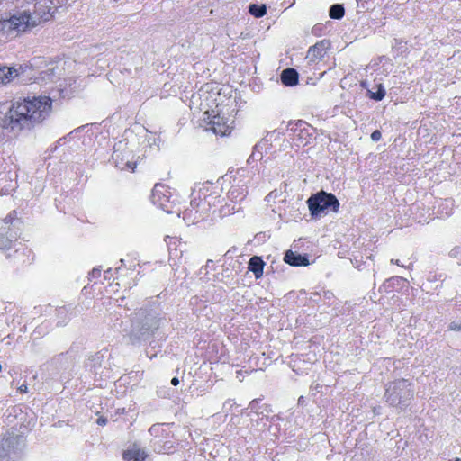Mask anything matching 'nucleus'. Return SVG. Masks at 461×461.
Wrapping results in <instances>:
<instances>
[{
    "label": "nucleus",
    "mask_w": 461,
    "mask_h": 461,
    "mask_svg": "<svg viewBox=\"0 0 461 461\" xmlns=\"http://www.w3.org/2000/svg\"><path fill=\"white\" fill-rule=\"evenodd\" d=\"M193 103H198V108L203 112L202 122L206 131L218 136L230 135L238 113L235 96L222 91L218 84L209 82L193 95Z\"/></svg>",
    "instance_id": "f257e3e1"
},
{
    "label": "nucleus",
    "mask_w": 461,
    "mask_h": 461,
    "mask_svg": "<svg viewBox=\"0 0 461 461\" xmlns=\"http://www.w3.org/2000/svg\"><path fill=\"white\" fill-rule=\"evenodd\" d=\"M51 113L52 99L48 95L19 97L11 102L0 120V127L10 131L35 129L48 120Z\"/></svg>",
    "instance_id": "f03ea898"
},
{
    "label": "nucleus",
    "mask_w": 461,
    "mask_h": 461,
    "mask_svg": "<svg viewBox=\"0 0 461 461\" xmlns=\"http://www.w3.org/2000/svg\"><path fill=\"white\" fill-rule=\"evenodd\" d=\"M36 17L31 14L29 11H23L14 14L10 18L0 21V31L5 34H21L30 29L35 28L43 22L50 21L53 18L54 12L51 7L46 11L35 10Z\"/></svg>",
    "instance_id": "7ed1b4c3"
},
{
    "label": "nucleus",
    "mask_w": 461,
    "mask_h": 461,
    "mask_svg": "<svg viewBox=\"0 0 461 461\" xmlns=\"http://www.w3.org/2000/svg\"><path fill=\"white\" fill-rule=\"evenodd\" d=\"M306 204L312 217H320L321 213L327 214L329 211L337 213L340 209V203L337 197L324 190L311 195L306 200Z\"/></svg>",
    "instance_id": "20e7f679"
},
{
    "label": "nucleus",
    "mask_w": 461,
    "mask_h": 461,
    "mask_svg": "<svg viewBox=\"0 0 461 461\" xmlns=\"http://www.w3.org/2000/svg\"><path fill=\"white\" fill-rule=\"evenodd\" d=\"M112 158L116 167L131 172H134L137 164L140 162V156H136L133 150L128 148L114 149Z\"/></svg>",
    "instance_id": "39448f33"
},
{
    "label": "nucleus",
    "mask_w": 461,
    "mask_h": 461,
    "mask_svg": "<svg viewBox=\"0 0 461 461\" xmlns=\"http://www.w3.org/2000/svg\"><path fill=\"white\" fill-rule=\"evenodd\" d=\"M212 209H213V207L211 203L201 198L197 193H194L186 213L189 216H193L194 221L199 222L208 217Z\"/></svg>",
    "instance_id": "423d86ee"
},
{
    "label": "nucleus",
    "mask_w": 461,
    "mask_h": 461,
    "mask_svg": "<svg viewBox=\"0 0 461 461\" xmlns=\"http://www.w3.org/2000/svg\"><path fill=\"white\" fill-rule=\"evenodd\" d=\"M221 187L219 183H205L196 192L201 197L213 207V212H217L218 205L221 203Z\"/></svg>",
    "instance_id": "0eeeda50"
},
{
    "label": "nucleus",
    "mask_w": 461,
    "mask_h": 461,
    "mask_svg": "<svg viewBox=\"0 0 461 461\" xmlns=\"http://www.w3.org/2000/svg\"><path fill=\"white\" fill-rule=\"evenodd\" d=\"M155 451L158 455H172L177 448V443L173 432H165L163 438L156 439L153 444Z\"/></svg>",
    "instance_id": "6e6552de"
},
{
    "label": "nucleus",
    "mask_w": 461,
    "mask_h": 461,
    "mask_svg": "<svg viewBox=\"0 0 461 461\" xmlns=\"http://www.w3.org/2000/svg\"><path fill=\"white\" fill-rule=\"evenodd\" d=\"M330 47V43L328 40H321L310 47L308 52H306V59L312 63H317L322 59L327 54L328 49Z\"/></svg>",
    "instance_id": "1a4fd4ad"
},
{
    "label": "nucleus",
    "mask_w": 461,
    "mask_h": 461,
    "mask_svg": "<svg viewBox=\"0 0 461 461\" xmlns=\"http://www.w3.org/2000/svg\"><path fill=\"white\" fill-rule=\"evenodd\" d=\"M233 182H236V178H234ZM248 188L245 185V183H241L240 181L238 183H232L230 188L227 191L226 197L227 199L234 200L240 203L248 196Z\"/></svg>",
    "instance_id": "9d476101"
},
{
    "label": "nucleus",
    "mask_w": 461,
    "mask_h": 461,
    "mask_svg": "<svg viewBox=\"0 0 461 461\" xmlns=\"http://www.w3.org/2000/svg\"><path fill=\"white\" fill-rule=\"evenodd\" d=\"M33 251L23 243H18V247L14 249V259L20 266L30 265L33 261Z\"/></svg>",
    "instance_id": "9b49d317"
},
{
    "label": "nucleus",
    "mask_w": 461,
    "mask_h": 461,
    "mask_svg": "<svg viewBox=\"0 0 461 461\" xmlns=\"http://www.w3.org/2000/svg\"><path fill=\"white\" fill-rule=\"evenodd\" d=\"M218 206L217 212L221 217H229L240 211V203L227 197H221V203Z\"/></svg>",
    "instance_id": "f8f14e48"
},
{
    "label": "nucleus",
    "mask_w": 461,
    "mask_h": 461,
    "mask_svg": "<svg viewBox=\"0 0 461 461\" xmlns=\"http://www.w3.org/2000/svg\"><path fill=\"white\" fill-rule=\"evenodd\" d=\"M167 190L164 185H156L155 189L152 190V201L153 203L162 208L164 211H168L167 203H169V197L165 194Z\"/></svg>",
    "instance_id": "ddd939ff"
},
{
    "label": "nucleus",
    "mask_w": 461,
    "mask_h": 461,
    "mask_svg": "<svg viewBox=\"0 0 461 461\" xmlns=\"http://www.w3.org/2000/svg\"><path fill=\"white\" fill-rule=\"evenodd\" d=\"M406 382L405 379L397 380L393 382L388 385L385 391V398L386 401L391 404H394L396 402L401 400V397L398 395L399 391L402 390V385Z\"/></svg>",
    "instance_id": "4468645a"
},
{
    "label": "nucleus",
    "mask_w": 461,
    "mask_h": 461,
    "mask_svg": "<svg viewBox=\"0 0 461 461\" xmlns=\"http://www.w3.org/2000/svg\"><path fill=\"white\" fill-rule=\"evenodd\" d=\"M22 72V67L14 68L13 67H6L0 65V83L2 86H5L12 83Z\"/></svg>",
    "instance_id": "2eb2a0df"
},
{
    "label": "nucleus",
    "mask_w": 461,
    "mask_h": 461,
    "mask_svg": "<svg viewBox=\"0 0 461 461\" xmlns=\"http://www.w3.org/2000/svg\"><path fill=\"white\" fill-rule=\"evenodd\" d=\"M265 266V261L260 257L254 256L249 258L248 268L254 273L255 278L258 279L264 275Z\"/></svg>",
    "instance_id": "dca6fc26"
},
{
    "label": "nucleus",
    "mask_w": 461,
    "mask_h": 461,
    "mask_svg": "<svg viewBox=\"0 0 461 461\" xmlns=\"http://www.w3.org/2000/svg\"><path fill=\"white\" fill-rule=\"evenodd\" d=\"M285 262L289 266H307L309 265V259L300 254H297L292 250H287L285 256Z\"/></svg>",
    "instance_id": "f3484780"
},
{
    "label": "nucleus",
    "mask_w": 461,
    "mask_h": 461,
    "mask_svg": "<svg viewBox=\"0 0 461 461\" xmlns=\"http://www.w3.org/2000/svg\"><path fill=\"white\" fill-rule=\"evenodd\" d=\"M281 82L286 86H294L298 83V74L295 68H285L281 73Z\"/></svg>",
    "instance_id": "a211bd4d"
},
{
    "label": "nucleus",
    "mask_w": 461,
    "mask_h": 461,
    "mask_svg": "<svg viewBox=\"0 0 461 461\" xmlns=\"http://www.w3.org/2000/svg\"><path fill=\"white\" fill-rule=\"evenodd\" d=\"M146 454L140 448L127 449L122 452L124 461H144Z\"/></svg>",
    "instance_id": "6ab92c4d"
},
{
    "label": "nucleus",
    "mask_w": 461,
    "mask_h": 461,
    "mask_svg": "<svg viewBox=\"0 0 461 461\" xmlns=\"http://www.w3.org/2000/svg\"><path fill=\"white\" fill-rule=\"evenodd\" d=\"M309 124L303 121H299L295 123L294 131H298L297 138L302 140V142L305 141L304 144L306 143V137L311 136V134H309Z\"/></svg>",
    "instance_id": "aec40b11"
},
{
    "label": "nucleus",
    "mask_w": 461,
    "mask_h": 461,
    "mask_svg": "<svg viewBox=\"0 0 461 461\" xmlns=\"http://www.w3.org/2000/svg\"><path fill=\"white\" fill-rule=\"evenodd\" d=\"M249 12L256 18H260L266 15L267 7L265 5L251 4L249 7Z\"/></svg>",
    "instance_id": "412c9836"
},
{
    "label": "nucleus",
    "mask_w": 461,
    "mask_h": 461,
    "mask_svg": "<svg viewBox=\"0 0 461 461\" xmlns=\"http://www.w3.org/2000/svg\"><path fill=\"white\" fill-rule=\"evenodd\" d=\"M344 15V7L341 5H333L329 9V16L334 20H339Z\"/></svg>",
    "instance_id": "4be33fe9"
},
{
    "label": "nucleus",
    "mask_w": 461,
    "mask_h": 461,
    "mask_svg": "<svg viewBox=\"0 0 461 461\" xmlns=\"http://www.w3.org/2000/svg\"><path fill=\"white\" fill-rule=\"evenodd\" d=\"M14 242L15 240H11L6 234L0 232V251H8Z\"/></svg>",
    "instance_id": "5701e85b"
},
{
    "label": "nucleus",
    "mask_w": 461,
    "mask_h": 461,
    "mask_svg": "<svg viewBox=\"0 0 461 461\" xmlns=\"http://www.w3.org/2000/svg\"><path fill=\"white\" fill-rule=\"evenodd\" d=\"M18 218V212L16 210H13L9 212V214L5 217L4 221L5 224H13Z\"/></svg>",
    "instance_id": "b1692460"
},
{
    "label": "nucleus",
    "mask_w": 461,
    "mask_h": 461,
    "mask_svg": "<svg viewBox=\"0 0 461 461\" xmlns=\"http://www.w3.org/2000/svg\"><path fill=\"white\" fill-rule=\"evenodd\" d=\"M385 95H386V92H385V91H384V88H382V86H379L378 91H377V92H375V93H373L371 96H372V98H373L374 100L381 101V100L384 98V96Z\"/></svg>",
    "instance_id": "393cba45"
},
{
    "label": "nucleus",
    "mask_w": 461,
    "mask_h": 461,
    "mask_svg": "<svg viewBox=\"0 0 461 461\" xmlns=\"http://www.w3.org/2000/svg\"><path fill=\"white\" fill-rule=\"evenodd\" d=\"M448 329L451 331H461V321L451 322Z\"/></svg>",
    "instance_id": "a878e982"
},
{
    "label": "nucleus",
    "mask_w": 461,
    "mask_h": 461,
    "mask_svg": "<svg viewBox=\"0 0 461 461\" xmlns=\"http://www.w3.org/2000/svg\"><path fill=\"white\" fill-rule=\"evenodd\" d=\"M381 131L379 130H375L371 134V139L373 141L377 142L381 140Z\"/></svg>",
    "instance_id": "bb28decb"
},
{
    "label": "nucleus",
    "mask_w": 461,
    "mask_h": 461,
    "mask_svg": "<svg viewBox=\"0 0 461 461\" xmlns=\"http://www.w3.org/2000/svg\"><path fill=\"white\" fill-rule=\"evenodd\" d=\"M159 430H162L163 433L165 432L163 428L159 426H152L149 429V433H158Z\"/></svg>",
    "instance_id": "cd10ccee"
},
{
    "label": "nucleus",
    "mask_w": 461,
    "mask_h": 461,
    "mask_svg": "<svg viewBox=\"0 0 461 461\" xmlns=\"http://www.w3.org/2000/svg\"><path fill=\"white\" fill-rule=\"evenodd\" d=\"M96 423L99 425V426H105L106 423H107V420L105 417L102 416V417H99L97 420H96Z\"/></svg>",
    "instance_id": "c85d7f7f"
},
{
    "label": "nucleus",
    "mask_w": 461,
    "mask_h": 461,
    "mask_svg": "<svg viewBox=\"0 0 461 461\" xmlns=\"http://www.w3.org/2000/svg\"><path fill=\"white\" fill-rule=\"evenodd\" d=\"M179 383H180V381H179V378H177V377H174V378H172V380H171V384H172V385H173V386H176V385H178V384H179Z\"/></svg>",
    "instance_id": "c756f323"
},
{
    "label": "nucleus",
    "mask_w": 461,
    "mask_h": 461,
    "mask_svg": "<svg viewBox=\"0 0 461 461\" xmlns=\"http://www.w3.org/2000/svg\"><path fill=\"white\" fill-rule=\"evenodd\" d=\"M20 391H21L22 393H26V391H27V386H26V385H21V386H20Z\"/></svg>",
    "instance_id": "7c9ffc66"
},
{
    "label": "nucleus",
    "mask_w": 461,
    "mask_h": 461,
    "mask_svg": "<svg viewBox=\"0 0 461 461\" xmlns=\"http://www.w3.org/2000/svg\"><path fill=\"white\" fill-rule=\"evenodd\" d=\"M450 254H451L452 256H453V255H455V254H456V249H452V250H451V252H450Z\"/></svg>",
    "instance_id": "2f4dec72"
},
{
    "label": "nucleus",
    "mask_w": 461,
    "mask_h": 461,
    "mask_svg": "<svg viewBox=\"0 0 461 461\" xmlns=\"http://www.w3.org/2000/svg\"><path fill=\"white\" fill-rule=\"evenodd\" d=\"M456 461H461L460 459H456Z\"/></svg>",
    "instance_id": "473e14b6"
},
{
    "label": "nucleus",
    "mask_w": 461,
    "mask_h": 461,
    "mask_svg": "<svg viewBox=\"0 0 461 461\" xmlns=\"http://www.w3.org/2000/svg\"><path fill=\"white\" fill-rule=\"evenodd\" d=\"M0 371H1V365H0Z\"/></svg>",
    "instance_id": "72a5a7b5"
},
{
    "label": "nucleus",
    "mask_w": 461,
    "mask_h": 461,
    "mask_svg": "<svg viewBox=\"0 0 461 461\" xmlns=\"http://www.w3.org/2000/svg\"><path fill=\"white\" fill-rule=\"evenodd\" d=\"M0 86H1V83H0Z\"/></svg>",
    "instance_id": "f704fd0d"
}]
</instances>
